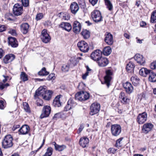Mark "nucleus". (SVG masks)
Listing matches in <instances>:
<instances>
[{
    "label": "nucleus",
    "instance_id": "1",
    "mask_svg": "<svg viewBox=\"0 0 156 156\" xmlns=\"http://www.w3.org/2000/svg\"><path fill=\"white\" fill-rule=\"evenodd\" d=\"M53 92L50 90H47L42 87H40L35 92L34 96L41 97L46 100H49L51 98Z\"/></svg>",
    "mask_w": 156,
    "mask_h": 156
},
{
    "label": "nucleus",
    "instance_id": "2",
    "mask_svg": "<svg viewBox=\"0 0 156 156\" xmlns=\"http://www.w3.org/2000/svg\"><path fill=\"white\" fill-rule=\"evenodd\" d=\"M12 140V137L10 135H6L2 142L3 147L8 148L12 147L13 145Z\"/></svg>",
    "mask_w": 156,
    "mask_h": 156
},
{
    "label": "nucleus",
    "instance_id": "3",
    "mask_svg": "<svg viewBox=\"0 0 156 156\" xmlns=\"http://www.w3.org/2000/svg\"><path fill=\"white\" fill-rule=\"evenodd\" d=\"M113 73L112 71L110 69L106 71V75L104 77V81H101L102 84H104L106 85L108 88L111 85V81L112 79V76Z\"/></svg>",
    "mask_w": 156,
    "mask_h": 156
},
{
    "label": "nucleus",
    "instance_id": "4",
    "mask_svg": "<svg viewBox=\"0 0 156 156\" xmlns=\"http://www.w3.org/2000/svg\"><path fill=\"white\" fill-rule=\"evenodd\" d=\"M91 16L93 21L95 23L101 22L102 20L101 12L98 10H94L91 13Z\"/></svg>",
    "mask_w": 156,
    "mask_h": 156
},
{
    "label": "nucleus",
    "instance_id": "5",
    "mask_svg": "<svg viewBox=\"0 0 156 156\" xmlns=\"http://www.w3.org/2000/svg\"><path fill=\"white\" fill-rule=\"evenodd\" d=\"M77 46L80 50L82 52H86L89 49V47L85 41H81L77 43Z\"/></svg>",
    "mask_w": 156,
    "mask_h": 156
},
{
    "label": "nucleus",
    "instance_id": "6",
    "mask_svg": "<svg viewBox=\"0 0 156 156\" xmlns=\"http://www.w3.org/2000/svg\"><path fill=\"white\" fill-rule=\"evenodd\" d=\"M41 39L42 41L45 43H47L50 41L51 38L49 34L47 33L46 30L44 29L42 30Z\"/></svg>",
    "mask_w": 156,
    "mask_h": 156
},
{
    "label": "nucleus",
    "instance_id": "7",
    "mask_svg": "<svg viewBox=\"0 0 156 156\" xmlns=\"http://www.w3.org/2000/svg\"><path fill=\"white\" fill-rule=\"evenodd\" d=\"M100 108V105L99 104L96 102L93 103L90 106V114L93 115L97 114L99 111Z\"/></svg>",
    "mask_w": 156,
    "mask_h": 156
},
{
    "label": "nucleus",
    "instance_id": "8",
    "mask_svg": "<svg viewBox=\"0 0 156 156\" xmlns=\"http://www.w3.org/2000/svg\"><path fill=\"white\" fill-rule=\"evenodd\" d=\"M51 112V108L50 106L48 105L44 106L42 110V113L40 118L42 119L49 116Z\"/></svg>",
    "mask_w": 156,
    "mask_h": 156
},
{
    "label": "nucleus",
    "instance_id": "9",
    "mask_svg": "<svg viewBox=\"0 0 156 156\" xmlns=\"http://www.w3.org/2000/svg\"><path fill=\"white\" fill-rule=\"evenodd\" d=\"M23 7L18 4H15L13 8V12L14 14L16 16L20 15L22 13Z\"/></svg>",
    "mask_w": 156,
    "mask_h": 156
},
{
    "label": "nucleus",
    "instance_id": "10",
    "mask_svg": "<svg viewBox=\"0 0 156 156\" xmlns=\"http://www.w3.org/2000/svg\"><path fill=\"white\" fill-rule=\"evenodd\" d=\"M102 51L99 50H96L92 52L90 55L91 58L97 62L101 57Z\"/></svg>",
    "mask_w": 156,
    "mask_h": 156
},
{
    "label": "nucleus",
    "instance_id": "11",
    "mask_svg": "<svg viewBox=\"0 0 156 156\" xmlns=\"http://www.w3.org/2000/svg\"><path fill=\"white\" fill-rule=\"evenodd\" d=\"M147 118V113L146 112H144L138 115L137 118V121L139 124H142L146 121Z\"/></svg>",
    "mask_w": 156,
    "mask_h": 156
},
{
    "label": "nucleus",
    "instance_id": "12",
    "mask_svg": "<svg viewBox=\"0 0 156 156\" xmlns=\"http://www.w3.org/2000/svg\"><path fill=\"white\" fill-rule=\"evenodd\" d=\"M76 105V103L74 101L73 99L71 98L68 101L67 104L65 107L64 110L67 111L74 108Z\"/></svg>",
    "mask_w": 156,
    "mask_h": 156
},
{
    "label": "nucleus",
    "instance_id": "13",
    "mask_svg": "<svg viewBox=\"0 0 156 156\" xmlns=\"http://www.w3.org/2000/svg\"><path fill=\"white\" fill-rule=\"evenodd\" d=\"M134 59L137 63L141 65H144L145 63V59L142 55L139 54H136L134 57Z\"/></svg>",
    "mask_w": 156,
    "mask_h": 156
},
{
    "label": "nucleus",
    "instance_id": "14",
    "mask_svg": "<svg viewBox=\"0 0 156 156\" xmlns=\"http://www.w3.org/2000/svg\"><path fill=\"white\" fill-rule=\"evenodd\" d=\"M104 41L108 44L112 45L113 42L112 35L109 33L107 32L105 35Z\"/></svg>",
    "mask_w": 156,
    "mask_h": 156
},
{
    "label": "nucleus",
    "instance_id": "15",
    "mask_svg": "<svg viewBox=\"0 0 156 156\" xmlns=\"http://www.w3.org/2000/svg\"><path fill=\"white\" fill-rule=\"evenodd\" d=\"M153 127V125L150 123H147L144 124L143 126L142 130L143 132L146 134L151 131Z\"/></svg>",
    "mask_w": 156,
    "mask_h": 156
},
{
    "label": "nucleus",
    "instance_id": "16",
    "mask_svg": "<svg viewBox=\"0 0 156 156\" xmlns=\"http://www.w3.org/2000/svg\"><path fill=\"white\" fill-rule=\"evenodd\" d=\"M89 142L88 138L86 137H83L80 138L79 144L81 146L84 148L88 146Z\"/></svg>",
    "mask_w": 156,
    "mask_h": 156
},
{
    "label": "nucleus",
    "instance_id": "17",
    "mask_svg": "<svg viewBox=\"0 0 156 156\" xmlns=\"http://www.w3.org/2000/svg\"><path fill=\"white\" fill-rule=\"evenodd\" d=\"M97 62L99 66L102 67L106 66L109 63L108 61L107 58L102 57Z\"/></svg>",
    "mask_w": 156,
    "mask_h": 156
},
{
    "label": "nucleus",
    "instance_id": "18",
    "mask_svg": "<svg viewBox=\"0 0 156 156\" xmlns=\"http://www.w3.org/2000/svg\"><path fill=\"white\" fill-rule=\"evenodd\" d=\"M124 88L125 89L126 92L128 94L132 93L133 90V87L131 83L127 82L123 84Z\"/></svg>",
    "mask_w": 156,
    "mask_h": 156
},
{
    "label": "nucleus",
    "instance_id": "19",
    "mask_svg": "<svg viewBox=\"0 0 156 156\" xmlns=\"http://www.w3.org/2000/svg\"><path fill=\"white\" fill-rule=\"evenodd\" d=\"M29 25L27 23H22L20 26L21 32L23 34H26L29 31Z\"/></svg>",
    "mask_w": 156,
    "mask_h": 156
},
{
    "label": "nucleus",
    "instance_id": "20",
    "mask_svg": "<svg viewBox=\"0 0 156 156\" xmlns=\"http://www.w3.org/2000/svg\"><path fill=\"white\" fill-rule=\"evenodd\" d=\"M70 9L71 12L74 14H76L79 9L78 4L76 2H72L70 5Z\"/></svg>",
    "mask_w": 156,
    "mask_h": 156
},
{
    "label": "nucleus",
    "instance_id": "21",
    "mask_svg": "<svg viewBox=\"0 0 156 156\" xmlns=\"http://www.w3.org/2000/svg\"><path fill=\"white\" fill-rule=\"evenodd\" d=\"M9 44L12 47L16 48L18 46V42L16 38L14 37H8Z\"/></svg>",
    "mask_w": 156,
    "mask_h": 156
},
{
    "label": "nucleus",
    "instance_id": "22",
    "mask_svg": "<svg viewBox=\"0 0 156 156\" xmlns=\"http://www.w3.org/2000/svg\"><path fill=\"white\" fill-rule=\"evenodd\" d=\"M81 26L80 23L77 21L74 22L73 25V31L76 33L79 32L80 30Z\"/></svg>",
    "mask_w": 156,
    "mask_h": 156
},
{
    "label": "nucleus",
    "instance_id": "23",
    "mask_svg": "<svg viewBox=\"0 0 156 156\" xmlns=\"http://www.w3.org/2000/svg\"><path fill=\"white\" fill-rule=\"evenodd\" d=\"M29 130V127L27 125H24L19 130V131L21 134L25 135L28 133Z\"/></svg>",
    "mask_w": 156,
    "mask_h": 156
},
{
    "label": "nucleus",
    "instance_id": "24",
    "mask_svg": "<svg viewBox=\"0 0 156 156\" xmlns=\"http://www.w3.org/2000/svg\"><path fill=\"white\" fill-rule=\"evenodd\" d=\"M60 96H57L53 100L52 105L55 107H58L61 106V104L60 101Z\"/></svg>",
    "mask_w": 156,
    "mask_h": 156
},
{
    "label": "nucleus",
    "instance_id": "25",
    "mask_svg": "<svg viewBox=\"0 0 156 156\" xmlns=\"http://www.w3.org/2000/svg\"><path fill=\"white\" fill-rule=\"evenodd\" d=\"M148 75L149 80L152 82H154L156 81V74L153 72L152 71H150Z\"/></svg>",
    "mask_w": 156,
    "mask_h": 156
},
{
    "label": "nucleus",
    "instance_id": "26",
    "mask_svg": "<svg viewBox=\"0 0 156 156\" xmlns=\"http://www.w3.org/2000/svg\"><path fill=\"white\" fill-rule=\"evenodd\" d=\"M60 26L65 30L69 32L72 28V27L70 23H62L60 24Z\"/></svg>",
    "mask_w": 156,
    "mask_h": 156
},
{
    "label": "nucleus",
    "instance_id": "27",
    "mask_svg": "<svg viewBox=\"0 0 156 156\" xmlns=\"http://www.w3.org/2000/svg\"><path fill=\"white\" fill-rule=\"evenodd\" d=\"M150 70L147 69L145 68H142L139 71V74L142 76L144 77H146L148 75L150 72Z\"/></svg>",
    "mask_w": 156,
    "mask_h": 156
},
{
    "label": "nucleus",
    "instance_id": "28",
    "mask_svg": "<svg viewBox=\"0 0 156 156\" xmlns=\"http://www.w3.org/2000/svg\"><path fill=\"white\" fill-rule=\"evenodd\" d=\"M135 65L132 62H129L127 64L126 69L127 71L131 72L133 71L135 67Z\"/></svg>",
    "mask_w": 156,
    "mask_h": 156
},
{
    "label": "nucleus",
    "instance_id": "29",
    "mask_svg": "<svg viewBox=\"0 0 156 156\" xmlns=\"http://www.w3.org/2000/svg\"><path fill=\"white\" fill-rule=\"evenodd\" d=\"M112 50L111 48L109 47H105L103 50V53L105 55H108L111 52Z\"/></svg>",
    "mask_w": 156,
    "mask_h": 156
},
{
    "label": "nucleus",
    "instance_id": "30",
    "mask_svg": "<svg viewBox=\"0 0 156 156\" xmlns=\"http://www.w3.org/2000/svg\"><path fill=\"white\" fill-rule=\"evenodd\" d=\"M81 34L83 38L85 39L88 38L90 36V32L87 30H83L81 32Z\"/></svg>",
    "mask_w": 156,
    "mask_h": 156
},
{
    "label": "nucleus",
    "instance_id": "31",
    "mask_svg": "<svg viewBox=\"0 0 156 156\" xmlns=\"http://www.w3.org/2000/svg\"><path fill=\"white\" fill-rule=\"evenodd\" d=\"M81 97L83 98L82 101H84L89 99L90 97V94L86 92H81Z\"/></svg>",
    "mask_w": 156,
    "mask_h": 156
},
{
    "label": "nucleus",
    "instance_id": "32",
    "mask_svg": "<svg viewBox=\"0 0 156 156\" xmlns=\"http://www.w3.org/2000/svg\"><path fill=\"white\" fill-rule=\"evenodd\" d=\"M111 131L112 135L115 136H117V124L112 125Z\"/></svg>",
    "mask_w": 156,
    "mask_h": 156
},
{
    "label": "nucleus",
    "instance_id": "33",
    "mask_svg": "<svg viewBox=\"0 0 156 156\" xmlns=\"http://www.w3.org/2000/svg\"><path fill=\"white\" fill-rule=\"evenodd\" d=\"M49 74L48 72L46 70L45 67H43L38 72V74L40 76H46Z\"/></svg>",
    "mask_w": 156,
    "mask_h": 156
},
{
    "label": "nucleus",
    "instance_id": "34",
    "mask_svg": "<svg viewBox=\"0 0 156 156\" xmlns=\"http://www.w3.org/2000/svg\"><path fill=\"white\" fill-rule=\"evenodd\" d=\"M130 80L134 85H136L137 84L139 83V79L136 76L132 77Z\"/></svg>",
    "mask_w": 156,
    "mask_h": 156
},
{
    "label": "nucleus",
    "instance_id": "35",
    "mask_svg": "<svg viewBox=\"0 0 156 156\" xmlns=\"http://www.w3.org/2000/svg\"><path fill=\"white\" fill-rule=\"evenodd\" d=\"M105 5L108 9L111 11L113 8V6L109 0H105Z\"/></svg>",
    "mask_w": 156,
    "mask_h": 156
},
{
    "label": "nucleus",
    "instance_id": "36",
    "mask_svg": "<svg viewBox=\"0 0 156 156\" xmlns=\"http://www.w3.org/2000/svg\"><path fill=\"white\" fill-rule=\"evenodd\" d=\"M21 79L23 82H25L28 80L27 75L24 72H22L20 75Z\"/></svg>",
    "mask_w": 156,
    "mask_h": 156
},
{
    "label": "nucleus",
    "instance_id": "37",
    "mask_svg": "<svg viewBox=\"0 0 156 156\" xmlns=\"http://www.w3.org/2000/svg\"><path fill=\"white\" fill-rule=\"evenodd\" d=\"M75 99L79 101H82L83 98L81 97V92L77 93L75 94Z\"/></svg>",
    "mask_w": 156,
    "mask_h": 156
},
{
    "label": "nucleus",
    "instance_id": "38",
    "mask_svg": "<svg viewBox=\"0 0 156 156\" xmlns=\"http://www.w3.org/2000/svg\"><path fill=\"white\" fill-rule=\"evenodd\" d=\"M53 149L51 147H49L47 149L46 152L45 154V156H51L52 153Z\"/></svg>",
    "mask_w": 156,
    "mask_h": 156
},
{
    "label": "nucleus",
    "instance_id": "39",
    "mask_svg": "<svg viewBox=\"0 0 156 156\" xmlns=\"http://www.w3.org/2000/svg\"><path fill=\"white\" fill-rule=\"evenodd\" d=\"M151 21L152 23L156 22V10L153 12L151 16Z\"/></svg>",
    "mask_w": 156,
    "mask_h": 156
},
{
    "label": "nucleus",
    "instance_id": "40",
    "mask_svg": "<svg viewBox=\"0 0 156 156\" xmlns=\"http://www.w3.org/2000/svg\"><path fill=\"white\" fill-rule=\"evenodd\" d=\"M69 69V65H63L61 68L63 72H66L68 71Z\"/></svg>",
    "mask_w": 156,
    "mask_h": 156
},
{
    "label": "nucleus",
    "instance_id": "41",
    "mask_svg": "<svg viewBox=\"0 0 156 156\" xmlns=\"http://www.w3.org/2000/svg\"><path fill=\"white\" fill-rule=\"evenodd\" d=\"M24 109L27 112H30V110L28 104L26 102H24L23 103Z\"/></svg>",
    "mask_w": 156,
    "mask_h": 156
},
{
    "label": "nucleus",
    "instance_id": "42",
    "mask_svg": "<svg viewBox=\"0 0 156 156\" xmlns=\"http://www.w3.org/2000/svg\"><path fill=\"white\" fill-rule=\"evenodd\" d=\"M123 137H121L118 139V147H121L124 144V142L123 140Z\"/></svg>",
    "mask_w": 156,
    "mask_h": 156
},
{
    "label": "nucleus",
    "instance_id": "43",
    "mask_svg": "<svg viewBox=\"0 0 156 156\" xmlns=\"http://www.w3.org/2000/svg\"><path fill=\"white\" fill-rule=\"evenodd\" d=\"M66 147L65 145H58L55 149L56 150H58V151H61L65 149Z\"/></svg>",
    "mask_w": 156,
    "mask_h": 156
},
{
    "label": "nucleus",
    "instance_id": "44",
    "mask_svg": "<svg viewBox=\"0 0 156 156\" xmlns=\"http://www.w3.org/2000/svg\"><path fill=\"white\" fill-rule=\"evenodd\" d=\"M44 14L42 13H40L37 14L35 19L37 21H38L44 17Z\"/></svg>",
    "mask_w": 156,
    "mask_h": 156
},
{
    "label": "nucleus",
    "instance_id": "45",
    "mask_svg": "<svg viewBox=\"0 0 156 156\" xmlns=\"http://www.w3.org/2000/svg\"><path fill=\"white\" fill-rule=\"evenodd\" d=\"M9 86V84L8 83L5 84L1 82L0 83V90H2L4 88H6L7 87Z\"/></svg>",
    "mask_w": 156,
    "mask_h": 156
},
{
    "label": "nucleus",
    "instance_id": "46",
    "mask_svg": "<svg viewBox=\"0 0 156 156\" xmlns=\"http://www.w3.org/2000/svg\"><path fill=\"white\" fill-rule=\"evenodd\" d=\"M7 55L9 58V62H10L13 61L15 58V55L13 54H10Z\"/></svg>",
    "mask_w": 156,
    "mask_h": 156
},
{
    "label": "nucleus",
    "instance_id": "47",
    "mask_svg": "<svg viewBox=\"0 0 156 156\" xmlns=\"http://www.w3.org/2000/svg\"><path fill=\"white\" fill-rule=\"evenodd\" d=\"M22 4L25 7H27L29 6V0H21Z\"/></svg>",
    "mask_w": 156,
    "mask_h": 156
},
{
    "label": "nucleus",
    "instance_id": "48",
    "mask_svg": "<svg viewBox=\"0 0 156 156\" xmlns=\"http://www.w3.org/2000/svg\"><path fill=\"white\" fill-rule=\"evenodd\" d=\"M129 99L126 97H124V99L120 100L121 102L123 104H125L128 103L129 101Z\"/></svg>",
    "mask_w": 156,
    "mask_h": 156
},
{
    "label": "nucleus",
    "instance_id": "49",
    "mask_svg": "<svg viewBox=\"0 0 156 156\" xmlns=\"http://www.w3.org/2000/svg\"><path fill=\"white\" fill-rule=\"evenodd\" d=\"M150 67L152 69H156V60L153 61L150 64Z\"/></svg>",
    "mask_w": 156,
    "mask_h": 156
},
{
    "label": "nucleus",
    "instance_id": "50",
    "mask_svg": "<svg viewBox=\"0 0 156 156\" xmlns=\"http://www.w3.org/2000/svg\"><path fill=\"white\" fill-rule=\"evenodd\" d=\"M3 61L5 64L10 62H9V59L7 55H6L3 58Z\"/></svg>",
    "mask_w": 156,
    "mask_h": 156
},
{
    "label": "nucleus",
    "instance_id": "51",
    "mask_svg": "<svg viewBox=\"0 0 156 156\" xmlns=\"http://www.w3.org/2000/svg\"><path fill=\"white\" fill-rule=\"evenodd\" d=\"M5 103L3 101H0V109H3L5 107Z\"/></svg>",
    "mask_w": 156,
    "mask_h": 156
},
{
    "label": "nucleus",
    "instance_id": "52",
    "mask_svg": "<svg viewBox=\"0 0 156 156\" xmlns=\"http://www.w3.org/2000/svg\"><path fill=\"white\" fill-rule=\"evenodd\" d=\"M37 104L38 106H42L43 105V101L41 99H38L37 101Z\"/></svg>",
    "mask_w": 156,
    "mask_h": 156
},
{
    "label": "nucleus",
    "instance_id": "53",
    "mask_svg": "<svg viewBox=\"0 0 156 156\" xmlns=\"http://www.w3.org/2000/svg\"><path fill=\"white\" fill-rule=\"evenodd\" d=\"M84 127V124L83 123L81 124L78 129V133H80L83 130Z\"/></svg>",
    "mask_w": 156,
    "mask_h": 156
},
{
    "label": "nucleus",
    "instance_id": "54",
    "mask_svg": "<svg viewBox=\"0 0 156 156\" xmlns=\"http://www.w3.org/2000/svg\"><path fill=\"white\" fill-rule=\"evenodd\" d=\"M125 93L124 92H121L119 95V98L120 100L123 99L124 100V97H126Z\"/></svg>",
    "mask_w": 156,
    "mask_h": 156
},
{
    "label": "nucleus",
    "instance_id": "55",
    "mask_svg": "<svg viewBox=\"0 0 156 156\" xmlns=\"http://www.w3.org/2000/svg\"><path fill=\"white\" fill-rule=\"evenodd\" d=\"M61 114L60 113H57L55 114L53 117V119L56 120L57 119L61 117Z\"/></svg>",
    "mask_w": 156,
    "mask_h": 156
},
{
    "label": "nucleus",
    "instance_id": "56",
    "mask_svg": "<svg viewBox=\"0 0 156 156\" xmlns=\"http://www.w3.org/2000/svg\"><path fill=\"white\" fill-rule=\"evenodd\" d=\"M6 27L4 25H0V32H2L5 30Z\"/></svg>",
    "mask_w": 156,
    "mask_h": 156
},
{
    "label": "nucleus",
    "instance_id": "57",
    "mask_svg": "<svg viewBox=\"0 0 156 156\" xmlns=\"http://www.w3.org/2000/svg\"><path fill=\"white\" fill-rule=\"evenodd\" d=\"M90 2L93 5H94L98 2V0H89Z\"/></svg>",
    "mask_w": 156,
    "mask_h": 156
},
{
    "label": "nucleus",
    "instance_id": "58",
    "mask_svg": "<svg viewBox=\"0 0 156 156\" xmlns=\"http://www.w3.org/2000/svg\"><path fill=\"white\" fill-rule=\"evenodd\" d=\"M9 33L13 36L16 35V31L15 30H10Z\"/></svg>",
    "mask_w": 156,
    "mask_h": 156
},
{
    "label": "nucleus",
    "instance_id": "59",
    "mask_svg": "<svg viewBox=\"0 0 156 156\" xmlns=\"http://www.w3.org/2000/svg\"><path fill=\"white\" fill-rule=\"evenodd\" d=\"M90 73L87 71L85 74L83 75L82 78L84 80L86 78L87 76L89 75V74Z\"/></svg>",
    "mask_w": 156,
    "mask_h": 156
},
{
    "label": "nucleus",
    "instance_id": "60",
    "mask_svg": "<svg viewBox=\"0 0 156 156\" xmlns=\"http://www.w3.org/2000/svg\"><path fill=\"white\" fill-rule=\"evenodd\" d=\"M116 151V149H115V148H111L108 150V152H110L111 153H112L113 154H114L115 153Z\"/></svg>",
    "mask_w": 156,
    "mask_h": 156
},
{
    "label": "nucleus",
    "instance_id": "61",
    "mask_svg": "<svg viewBox=\"0 0 156 156\" xmlns=\"http://www.w3.org/2000/svg\"><path fill=\"white\" fill-rule=\"evenodd\" d=\"M4 51L2 48H0V58H2L4 55Z\"/></svg>",
    "mask_w": 156,
    "mask_h": 156
},
{
    "label": "nucleus",
    "instance_id": "62",
    "mask_svg": "<svg viewBox=\"0 0 156 156\" xmlns=\"http://www.w3.org/2000/svg\"><path fill=\"white\" fill-rule=\"evenodd\" d=\"M20 126L19 125H14L12 128V130L14 131L16 129L20 127Z\"/></svg>",
    "mask_w": 156,
    "mask_h": 156
},
{
    "label": "nucleus",
    "instance_id": "63",
    "mask_svg": "<svg viewBox=\"0 0 156 156\" xmlns=\"http://www.w3.org/2000/svg\"><path fill=\"white\" fill-rule=\"evenodd\" d=\"M79 5H84L85 4L84 0H77Z\"/></svg>",
    "mask_w": 156,
    "mask_h": 156
},
{
    "label": "nucleus",
    "instance_id": "64",
    "mask_svg": "<svg viewBox=\"0 0 156 156\" xmlns=\"http://www.w3.org/2000/svg\"><path fill=\"white\" fill-rule=\"evenodd\" d=\"M146 25V23L143 21H142L140 23V25L141 27H144Z\"/></svg>",
    "mask_w": 156,
    "mask_h": 156
}]
</instances>
